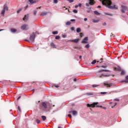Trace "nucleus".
<instances>
[{
  "label": "nucleus",
  "instance_id": "8",
  "mask_svg": "<svg viewBox=\"0 0 128 128\" xmlns=\"http://www.w3.org/2000/svg\"><path fill=\"white\" fill-rule=\"evenodd\" d=\"M121 8H122V9H121L122 12L124 13L126 12V10H128V7H126V6L122 5Z\"/></svg>",
  "mask_w": 128,
  "mask_h": 128
},
{
  "label": "nucleus",
  "instance_id": "14",
  "mask_svg": "<svg viewBox=\"0 0 128 128\" xmlns=\"http://www.w3.org/2000/svg\"><path fill=\"white\" fill-rule=\"evenodd\" d=\"M50 46L53 48H56V44H54V43L53 42L50 43Z\"/></svg>",
  "mask_w": 128,
  "mask_h": 128
},
{
  "label": "nucleus",
  "instance_id": "50",
  "mask_svg": "<svg viewBox=\"0 0 128 128\" xmlns=\"http://www.w3.org/2000/svg\"><path fill=\"white\" fill-rule=\"evenodd\" d=\"M75 8H78V5L76 4V5H75Z\"/></svg>",
  "mask_w": 128,
  "mask_h": 128
},
{
  "label": "nucleus",
  "instance_id": "44",
  "mask_svg": "<svg viewBox=\"0 0 128 128\" xmlns=\"http://www.w3.org/2000/svg\"><path fill=\"white\" fill-rule=\"evenodd\" d=\"M101 68H106V66H102Z\"/></svg>",
  "mask_w": 128,
  "mask_h": 128
},
{
  "label": "nucleus",
  "instance_id": "25",
  "mask_svg": "<svg viewBox=\"0 0 128 128\" xmlns=\"http://www.w3.org/2000/svg\"><path fill=\"white\" fill-rule=\"evenodd\" d=\"M36 122L38 124H40V120L38 119H36Z\"/></svg>",
  "mask_w": 128,
  "mask_h": 128
},
{
  "label": "nucleus",
  "instance_id": "32",
  "mask_svg": "<svg viewBox=\"0 0 128 128\" xmlns=\"http://www.w3.org/2000/svg\"><path fill=\"white\" fill-rule=\"evenodd\" d=\"M56 40H60V36H56L55 38Z\"/></svg>",
  "mask_w": 128,
  "mask_h": 128
},
{
  "label": "nucleus",
  "instance_id": "54",
  "mask_svg": "<svg viewBox=\"0 0 128 128\" xmlns=\"http://www.w3.org/2000/svg\"><path fill=\"white\" fill-rule=\"evenodd\" d=\"M74 82H76V78H74Z\"/></svg>",
  "mask_w": 128,
  "mask_h": 128
},
{
  "label": "nucleus",
  "instance_id": "58",
  "mask_svg": "<svg viewBox=\"0 0 128 128\" xmlns=\"http://www.w3.org/2000/svg\"><path fill=\"white\" fill-rule=\"evenodd\" d=\"M2 30H4V29H1V30H0V32H2Z\"/></svg>",
  "mask_w": 128,
  "mask_h": 128
},
{
  "label": "nucleus",
  "instance_id": "46",
  "mask_svg": "<svg viewBox=\"0 0 128 128\" xmlns=\"http://www.w3.org/2000/svg\"><path fill=\"white\" fill-rule=\"evenodd\" d=\"M70 22H76V20H74V19H72V20H70Z\"/></svg>",
  "mask_w": 128,
  "mask_h": 128
},
{
  "label": "nucleus",
  "instance_id": "41",
  "mask_svg": "<svg viewBox=\"0 0 128 128\" xmlns=\"http://www.w3.org/2000/svg\"><path fill=\"white\" fill-rule=\"evenodd\" d=\"M70 30H74V27H71Z\"/></svg>",
  "mask_w": 128,
  "mask_h": 128
},
{
  "label": "nucleus",
  "instance_id": "39",
  "mask_svg": "<svg viewBox=\"0 0 128 128\" xmlns=\"http://www.w3.org/2000/svg\"><path fill=\"white\" fill-rule=\"evenodd\" d=\"M68 2H73L74 0H67Z\"/></svg>",
  "mask_w": 128,
  "mask_h": 128
},
{
  "label": "nucleus",
  "instance_id": "31",
  "mask_svg": "<svg viewBox=\"0 0 128 128\" xmlns=\"http://www.w3.org/2000/svg\"><path fill=\"white\" fill-rule=\"evenodd\" d=\"M90 44H87L86 45L85 48H90Z\"/></svg>",
  "mask_w": 128,
  "mask_h": 128
},
{
  "label": "nucleus",
  "instance_id": "60",
  "mask_svg": "<svg viewBox=\"0 0 128 128\" xmlns=\"http://www.w3.org/2000/svg\"><path fill=\"white\" fill-rule=\"evenodd\" d=\"M42 7L41 6H40V7H39L38 8H37V10L38 9V8H40Z\"/></svg>",
  "mask_w": 128,
  "mask_h": 128
},
{
  "label": "nucleus",
  "instance_id": "19",
  "mask_svg": "<svg viewBox=\"0 0 128 128\" xmlns=\"http://www.w3.org/2000/svg\"><path fill=\"white\" fill-rule=\"evenodd\" d=\"M23 20H24L25 22H26V20H28V16H24V18H23Z\"/></svg>",
  "mask_w": 128,
  "mask_h": 128
},
{
  "label": "nucleus",
  "instance_id": "40",
  "mask_svg": "<svg viewBox=\"0 0 128 128\" xmlns=\"http://www.w3.org/2000/svg\"><path fill=\"white\" fill-rule=\"evenodd\" d=\"M62 38H66V34H64V35H62Z\"/></svg>",
  "mask_w": 128,
  "mask_h": 128
},
{
  "label": "nucleus",
  "instance_id": "18",
  "mask_svg": "<svg viewBox=\"0 0 128 128\" xmlns=\"http://www.w3.org/2000/svg\"><path fill=\"white\" fill-rule=\"evenodd\" d=\"M94 14L96 16H100V13L98 12V11H94Z\"/></svg>",
  "mask_w": 128,
  "mask_h": 128
},
{
  "label": "nucleus",
  "instance_id": "59",
  "mask_svg": "<svg viewBox=\"0 0 128 128\" xmlns=\"http://www.w3.org/2000/svg\"><path fill=\"white\" fill-rule=\"evenodd\" d=\"M88 94L89 96H92V94H90V93H88Z\"/></svg>",
  "mask_w": 128,
  "mask_h": 128
},
{
  "label": "nucleus",
  "instance_id": "20",
  "mask_svg": "<svg viewBox=\"0 0 128 128\" xmlns=\"http://www.w3.org/2000/svg\"><path fill=\"white\" fill-rule=\"evenodd\" d=\"M128 82V76H126V80L122 81V82Z\"/></svg>",
  "mask_w": 128,
  "mask_h": 128
},
{
  "label": "nucleus",
  "instance_id": "15",
  "mask_svg": "<svg viewBox=\"0 0 128 128\" xmlns=\"http://www.w3.org/2000/svg\"><path fill=\"white\" fill-rule=\"evenodd\" d=\"M29 2H30V4H36V1H34V0H28Z\"/></svg>",
  "mask_w": 128,
  "mask_h": 128
},
{
  "label": "nucleus",
  "instance_id": "23",
  "mask_svg": "<svg viewBox=\"0 0 128 128\" xmlns=\"http://www.w3.org/2000/svg\"><path fill=\"white\" fill-rule=\"evenodd\" d=\"M10 32H12L14 33L16 32V30L14 28H11Z\"/></svg>",
  "mask_w": 128,
  "mask_h": 128
},
{
  "label": "nucleus",
  "instance_id": "10",
  "mask_svg": "<svg viewBox=\"0 0 128 128\" xmlns=\"http://www.w3.org/2000/svg\"><path fill=\"white\" fill-rule=\"evenodd\" d=\"M114 92H116V91H110L108 92H101V94H114Z\"/></svg>",
  "mask_w": 128,
  "mask_h": 128
},
{
  "label": "nucleus",
  "instance_id": "36",
  "mask_svg": "<svg viewBox=\"0 0 128 128\" xmlns=\"http://www.w3.org/2000/svg\"><path fill=\"white\" fill-rule=\"evenodd\" d=\"M28 8V5H27L24 7V10H26Z\"/></svg>",
  "mask_w": 128,
  "mask_h": 128
},
{
  "label": "nucleus",
  "instance_id": "2",
  "mask_svg": "<svg viewBox=\"0 0 128 128\" xmlns=\"http://www.w3.org/2000/svg\"><path fill=\"white\" fill-rule=\"evenodd\" d=\"M102 72H110V70H102L96 73V74L98 78H103V76H110L109 74H106V73H102Z\"/></svg>",
  "mask_w": 128,
  "mask_h": 128
},
{
  "label": "nucleus",
  "instance_id": "9",
  "mask_svg": "<svg viewBox=\"0 0 128 128\" xmlns=\"http://www.w3.org/2000/svg\"><path fill=\"white\" fill-rule=\"evenodd\" d=\"M98 103V102H94L92 104H87V106L89 107V108H94V106H96Z\"/></svg>",
  "mask_w": 128,
  "mask_h": 128
},
{
  "label": "nucleus",
  "instance_id": "7",
  "mask_svg": "<svg viewBox=\"0 0 128 128\" xmlns=\"http://www.w3.org/2000/svg\"><path fill=\"white\" fill-rule=\"evenodd\" d=\"M21 30H28V26L26 24H24L21 26Z\"/></svg>",
  "mask_w": 128,
  "mask_h": 128
},
{
  "label": "nucleus",
  "instance_id": "5",
  "mask_svg": "<svg viewBox=\"0 0 128 128\" xmlns=\"http://www.w3.org/2000/svg\"><path fill=\"white\" fill-rule=\"evenodd\" d=\"M104 84L105 88H110L112 86V83L106 82L104 83Z\"/></svg>",
  "mask_w": 128,
  "mask_h": 128
},
{
  "label": "nucleus",
  "instance_id": "17",
  "mask_svg": "<svg viewBox=\"0 0 128 128\" xmlns=\"http://www.w3.org/2000/svg\"><path fill=\"white\" fill-rule=\"evenodd\" d=\"M72 114L73 116H76L78 114V112L76 110L72 111Z\"/></svg>",
  "mask_w": 128,
  "mask_h": 128
},
{
  "label": "nucleus",
  "instance_id": "49",
  "mask_svg": "<svg viewBox=\"0 0 128 128\" xmlns=\"http://www.w3.org/2000/svg\"><path fill=\"white\" fill-rule=\"evenodd\" d=\"M84 22H86V20H88V18H84Z\"/></svg>",
  "mask_w": 128,
  "mask_h": 128
},
{
  "label": "nucleus",
  "instance_id": "33",
  "mask_svg": "<svg viewBox=\"0 0 128 128\" xmlns=\"http://www.w3.org/2000/svg\"><path fill=\"white\" fill-rule=\"evenodd\" d=\"M125 72L124 70H122L121 72V75L122 76H124V74Z\"/></svg>",
  "mask_w": 128,
  "mask_h": 128
},
{
  "label": "nucleus",
  "instance_id": "63",
  "mask_svg": "<svg viewBox=\"0 0 128 128\" xmlns=\"http://www.w3.org/2000/svg\"><path fill=\"white\" fill-rule=\"evenodd\" d=\"M80 36H82V33H80Z\"/></svg>",
  "mask_w": 128,
  "mask_h": 128
},
{
  "label": "nucleus",
  "instance_id": "56",
  "mask_svg": "<svg viewBox=\"0 0 128 128\" xmlns=\"http://www.w3.org/2000/svg\"><path fill=\"white\" fill-rule=\"evenodd\" d=\"M87 12H90V10H87Z\"/></svg>",
  "mask_w": 128,
  "mask_h": 128
},
{
  "label": "nucleus",
  "instance_id": "61",
  "mask_svg": "<svg viewBox=\"0 0 128 128\" xmlns=\"http://www.w3.org/2000/svg\"><path fill=\"white\" fill-rule=\"evenodd\" d=\"M108 14V16H110V14Z\"/></svg>",
  "mask_w": 128,
  "mask_h": 128
},
{
  "label": "nucleus",
  "instance_id": "22",
  "mask_svg": "<svg viewBox=\"0 0 128 128\" xmlns=\"http://www.w3.org/2000/svg\"><path fill=\"white\" fill-rule=\"evenodd\" d=\"M76 32H82V30L80 29V28H76Z\"/></svg>",
  "mask_w": 128,
  "mask_h": 128
},
{
  "label": "nucleus",
  "instance_id": "4",
  "mask_svg": "<svg viewBox=\"0 0 128 128\" xmlns=\"http://www.w3.org/2000/svg\"><path fill=\"white\" fill-rule=\"evenodd\" d=\"M8 6H6V4H4V6L3 10L1 12V14H2L3 16H4L6 12H8Z\"/></svg>",
  "mask_w": 128,
  "mask_h": 128
},
{
  "label": "nucleus",
  "instance_id": "53",
  "mask_svg": "<svg viewBox=\"0 0 128 128\" xmlns=\"http://www.w3.org/2000/svg\"><path fill=\"white\" fill-rule=\"evenodd\" d=\"M102 8V6H98V8Z\"/></svg>",
  "mask_w": 128,
  "mask_h": 128
},
{
  "label": "nucleus",
  "instance_id": "3",
  "mask_svg": "<svg viewBox=\"0 0 128 128\" xmlns=\"http://www.w3.org/2000/svg\"><path fill=\"white\" fill-rule=\"evenodd\" d=\"M96 4V2L94 0H89V2L88 3H86V6H87L86 8L88 10H92V7L88 8L90 6H94Z\"/></svg>",
  "mask_w": 128,
  "mask_h": 128
},
{
  "label": "nucleus",
  "instance_id": "57",
  "mask_svg": "<svg viewBox=\"0 0 128 128\" xmlns=\"http://www.w3.org/2000/svg\"><path fill=\"white\" fill-rule=\"evenodd\" d=\"M72 111H70L69 112V114H72Z\"/></svg>",
  "mask_w": 128,
  "mask_h": 128
},
{
  "label": "nucleus",
  "instance_id": "42",
  "mask_svg": "<svg viewBox=\"0 0 128 128\" xmlns=\"http://www.w3.org/2000/svg\"><path fill=\"white\" fill-rule=\"evenodd\" d=\"M78 6H79V8H82V4L80 3L78 4Z\"/></svg>",
  "mask_w": 128,
  "mask_h": 128
},
{
  "label": "nucleus",
  "instance_id": "52",
  "mask_svg": "<svg viewBox=\"0 0 128 128\" xmlns=\"http://www.w3.org/2000/svg\"><path fill=\"white\" fill-rule=\"evenodd\" d=\"M20 96L17 98V100H20Z\"/></svg>",
  "mask_w": 128,
  "mask_h": 128
},
{
  "label": "nucleus",
  "instance_id": "38",
  "mask_svg": "<svg viewBox=\"0 0 128 128\" xmlns=\"http://www.w3.org/2000/svg\"><path fill=\"white\" fill-rule=\"evenodd\" d=\"M54 4H57L58 3V0H54Z\"/></svg>",
  "mask_w": 128,
  "mask_h": 128
},
{
  "label": "nucleus",
  "instance_id": "62",
  "mask_svg": "<svg viewBox=\"0 0 128 128\" xmlns=\"http://www.w3.org/2000/svg\"><path fill=\"white\" fill-rule=\"evenodd\" d=\"M58 128H62L60 126H58Z\"/></svg>",
  "mask_w": 128,
  "mask_h": 128
},
{
  "label": "nucleus",
  "instance_id": "13",
  "mask_svg": "<svg viewBox=\"0 0 128 128\" xmlns=\"http://www.w3.org/2000/svg\"><path fill=\"white\" fill-rule=\"evenodd\" d=\"M42 106L44 108H48V104H46V102H42Z\"/></svg>",
  "mask_w": 128,
  "mask_h": 128
},
{
  "label": "nucleus",
  "instance_id": "30",
  "mask_svg": "<svg viewBox=\"0 0 128 128\" xmlns=\"http://www.w3.org/2000/svg\"><path fill=\"white\" fill-rule=\"evenodd\" d=\"M96 62V60H94L92 62V64H94Z\"/></svg>",
  "mask_w": 128,
  "mask_h": 128
},
{
  "label": "nucleus",
  "instance_id": "37",
  "mask_svg": "<svg viewBox=\"0 0 128 128\" xmlns=\"http://www.w3.org/2000/svg\"><path fill=\"white\" fill-rule=\"evenodd\" d=\"M117 104V103L116 102H115L114 103V106H112V108H114V106H116Z\"/></svg>",
  "mask_w": 128,
  "mask_h": 128
},
{
  "label": "nucleus",
  "instance_id": "45",
  "mask_svg": "<svg viewBox=\"0 0 128 128\" xmlns=\"http://www.w3.org/2000/svg\"><path fill=\"white\" fill-rule=\"evenodd\" d=\"M18 110L19 112H20V106H18Z\"/></svg>",
  "mask_w": 128,
  "mask_h": 128
},
{
  "label": "nucleus",
  "instance_id": "34",
  "mask_svg": "<svg viewBox=\"0 0 128 128\" xmlns=\"http://www.w3.org/2000/svg\"><path fill=\"white\" fill-rule=\"evenodd\" d=\"M74 14H78V10H73Z\"/></svg>",
  "mask_w": 128,
  "mask_h": 128
},
{
  "label": "nucleus",
  "instance_id": "51",
  "mask_svg": "<svg viewBox=\"0 0 128 128\" xmlns=\"http://www.w3.org/2000/svg\"><path fill=\"white\" fill-rule=\"evenodd\" d=\"M55 88H60V86L58 85H56Z\"/></svg>",
  "mask_w": 128,
  "mask_h": 128
},
{
  "label": "nucleus",
  "instance_id": "35",
  "mask_svg": "<svg viewBox=\"0 0 128 128\" xmlns=\"http://www.w3.org/2000/svg\"><path fill=\"white\" fill-rule=\"evenodd\" d=\"M36 12H36V10H34V16H36Z\"/></svg>",
  "mask_w": 128,
  "mask_h": 128
},
{
  "label": "nucleus",
  "instance_id": "64",
  "mask_svg": "<svg viewBox=\"0 0 128 128\" xmlns=\"http://www.w3.org/2000/svg\"><path fill=\"white\" fill-rule=\"evenodd\" d=\"M36 34H38V32H36Z\"/></svg>",
  "mask_w": 128,
  "mask_h": 128
},
{
  "label": "nucleus",
  "instance_id": "47",
  "mask_svg": "<svg viewBox=\"0 0 128 128\" xmlns=\"http://www.w3.org/2000/svg\"><path fill=\"white\" fill-rule=\"evenodd\" d=\"M114 100H116V102H118L120 100V99L116 98Z\"/></svg>",
  "mask_w": 128,
  "mask_h": 128
},
{
  "label": "nucleus",
  "instance_id": "21",
  "mask_svg": "<svg viewBox=\"0 0 128 128\" xmlns=\"http://www.w3.org/2000/svg\"><path fill=\"white\" fill-rule=\"evenodd\" d=\"M41 118H42V120H44H44H46V117L44 116H41Z\"/></svg>",
  "mask_w": 128,
  "mask_h": 128
},
{
  "label": "nucleus",
  "instance_id": "27",
  "mask_svg": "<svg viewBox=\"0 0 128 128\" xmlns=\"http://www.w3.org/2000/svg\"><path fill=\"white\" fill-rule=\"evenodd\" d=\"M92 86L93 88H96V87L98 86V84H93V85Z\"/></svg>",
  "mask_w": 128,
  "mask_h": 128
},
{
  "label": "nucleus",
  "instance_id": "16",
  "mask_svg": "<svg viewBox=\"0 0 128 128\" xmlns=\"http://www.w3.org/2000/svg\"><path fill=\"white\" fill-rule=\"evenodd\" d=\"M48 14V12H43L40 15L41 16H46V14Z\"/></svg>",
  "mask_w": 128,
  "mask_h": 128
},
{
  "label": "nucleus",
  "instance_id": "11",
  "mask_svg": "<svg viewBox=\"0 0 128 128\" xmlns=\"http://www.w3.org/2000/svg\"><path fill=\"white\" fill-rule=\"evenodd\" d=\"M88 37H86L82 41V44H88Z\"/></svg>",
  "mask_w": 128,
  "mask_h": 128
},
{
  "label": "nucleus",
  "instance_id": "1",
  "mask_svg": "<svg viewBox=\"0 0 128 128\" xmlns=\"http://www.w3.org/2000/svg\"><path fill=\"white\" fill-rule=\"evenodd\" d=\"M102 3L103 6H106L108 8L114 10L116 8V5H112V1L110 0H99Z\"/></svg>",
  "mask_w": 128,
  "mask_h": 128
},
{
  "label": "nucleus",
  "instance_id": "6",
  "mask_svg": "<svg viewBox=\"0 0 128 128\" xmlns=\"http://www.w3.org/2000/svg\"><path fill=\"white\" fill-rule=\"evenodd\" d=\"M36 38V33L32 32V34L30 36V42H34Z\"/></svg>",
  "mask_w": 128,
  "mask_h": 128
},
{
  "label": "nucleus",
  "instance_id": "12",
  "mask_svg": "<svg viewBox=\"0 0 128 128\" xmlns=\"http://www.w3.org/2000/svg\"><path fill=\"white\" fill-rule=\"evenodd\" d=\"M70 42H76V43H78V42H80V38H76V39H75V40H69Z\"/></svg>",
  "mask_w": 128,
  "mask_h": 128
},
{
  "label": "nucleus",
  "instance_id": "28",
  "mask_svg": "<svg viewBox=\"0 0 128 128\" xmlns=\"http://www.w3.org/2000/svg\"><path fill=\"white\" fill-rule=\"evenodd\" d=\"M70 24H72L70 22H68L66 23V26H70Z\"/></svg>",
  "mask_w": 128,
  "mask_h": 128
},
{
  "label": "nucleus",
  "instance_id": "43",
  "mask_svg": "<svg viewBox=\"0 0 128 128\" xmlns=\"http://www.w3.org/2000/svg\"><path fill=\"white\" fill-rule=\"evenodd\" d=\"M68 116L70 117V118H72V115L70 114H68Z\"/></svg>",
  "mask_w": 128,
  "mask_h": 128
},
{
  "label": "nucleus",
  "instance_id": "55",
  "mask_svg": "<svg viewBox=\"0 0 128 128\" xmlns=\"http://www.w3.org/2000/svg\"><path fill=\"white\" fill-rule=\"evenodd\" d=\"M79 58H80V60H82V56H79Z\"/></svg>",
  "mask_w": 128,
  "mask_h": 128
},
{
  "label": "nucleus",
  "instance_id": "29",
  "mask_svg": "<svg viewBox=\"0 0 128 128\" xmlns=\"http://www.w3.org/2000/svg\"><path fill=\"white\" fill-rule=\"evenodd\" d=\"M93 22H100V20H92Z\"/></svg>",
  "mask_w": 128,
  "mask_h": 128
},
{
  "label": "nucleus",
  "instance_id": "48",
  "mask_svg": "<svg viewBox=\"0 0 128 128\" xmlns=\"http://www.w3.org/2000/svg\"><path fill=\"white\" fill-rule=\"evenodd\" d=\"M102 26H106V22L103 23Z\"/></svg>",
  "mask_w": 128,
  "mask_h": 128
},
{
  "label": "nucleus",
  "instance_id": "26",
  "mask_svg": "<svg viewBox=\"0 0 128 128\" xmlns=\"http://www.w3.org/2000/svg\"><path fill=\"white\" fill-rule=\"evenodd\" d=\"M52 34H58V31H54L52 32Z\"/></svg>",
  "mask_w": 128,
  "mask_h": 128
},
{
  "label": "nucleus",
  "instance_id": "24",
  "mask_svg": "<svg viewBox=\"0 0 128 128\" xmlns=\"http://www.w3.org/2000/svg\"><path fill=\"white\" fill-rule=\"evenodd\" d=\"M22 10V8H20L18 10H17V14H20V12Z\"/></svg>",
  "mask_w": 128,
  "mask_h": 128
}]
</instances>
